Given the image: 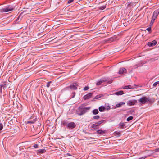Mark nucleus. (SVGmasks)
Returning a JSON list of instances; mask_svg holds the SVG:
<instances>
[{
	"mask_svg": "<svg viewBox=\"0 0 159 159\" xmlns=\"http://www.w3.org/2000/svg\"><path fill=\"white\" fill-rule=\"evenodd\" d=\"M92 95V93H91L87 94L86 95H84V96L83 98L85 100L89 99L91 98Z\"/></svg>",
	"mask_w": 159,
	"mask_h": 159,
	"instance_id": "nucleus-9",
	"label": "nucleus"
},
{
	"mask_svg": "<svg viewBox=\"0 0 159 159\" xmlns=\"http://www.w3.org/2000/svg\"><path fill=\"white\" fill-rule=\"evenodd\" d=\"M115 94L116 95H120L123 94L124 93L123 91H120L116 92Z\"/></svg>",
	"mask_w": 159,
	"mask_h": 159,
	"instance_id": "nucleus-17",
	"label": "nucleus"
},
{
	"mask_svg": "<svg viewBox=\"0 0 159 159\" xmlns=\"http://www.w3.org/2000/svg\"><path fill=\"white\" fill-rule=\"evenodd\" d=\"M51 83V81H49L48 82L46 86L48 88L50 86V84Z\"/></svg>",
	"mask_w": 159,
	"mask_h": 159,
	"instance_id": "nucleus-30",
	"label": "nucleus"
},
{
	"mask_svg": "<svg viewBox=\"0 0 159 159\" xmlns=\"http://www.w3.org/2000/svg\"><path fill=\"white\" fill-rule=\"evenodd\" d=\"M90 108V107L82 108L80 107V110L81 111V112H78V115L80 116L82 115L89 111Z\"/></svg>",
	"mask_w": 159,
	"mask_h": 159,
	"instance_id": "nucleus-3",
	"label": "nucleus"
},
{
	"mask_svg": "<svg viewBox=\"0 0 159 159\" xmlns=\"http://www.w3.org/2000/svg\"><path fill=\"white\" fill-rule=\"evenodd\" d=\"M114 39L112 38H111L109 39V40L111 42H112L114 41Z\"/></svg>",
	"mask_w": 159,
	"mask_h": 159,
	"instance_id": "nucleus-38",
	"label": "nucleus"
},
{
	"mask_svg": "<svg viewBox=\"0 0 159 159\" xmlns=\"http://www.w3.org/2000/svg\"><path fill=\"white\" fill-rule=\"evenodd\" d=\"M45 151H46L44 149H41L38 150V152L40 153H42L45 152Z\"/></svg>",
	"mask_w": 159,
	"mask_h": 159,
	"instance_id": "nucleus-18",
	"label": "nucleus"
},
{
	"mask_svg": "<svg viewBox=\"0 0 159 159\" xmlns=\"http://www.w3.org/2000/svg\"><path fill=\"white\" fill-rule=\"evenodd\" d=\"M19 17H20V16H19L18 17V19H19Z\"/></svg>",
	"mask_w": 159,
	"mask_h": 159,
	"instance_id": "nucleus-42",
	"label": "nucleus"
},
{
	"mask_svg": "<svg viewBox=\"0 0 159 159\" xmlns=\"http://www.w3.org/2000/svg\"><path fill=\"white\" fill-rule=\"evenodd\" d=\"M151 27H149L147 28L146 30L148 31H150L151 30Z\"/></svg>",
	"mask_w": 159,
	"mask_h": 159,
	"instance_id": "nucleus-37",
	"label": "nucleus"
},
{
	"mask_svg": "<svg viewBox=\"0 0 159 159\" xmlns=\"http://www.w3.org/2000/svg\"><path fill=\"white\" fill-rule=\"evenodd\" d=\"M14 7L11 5H9L0 10L1 12H8L13 11L14 9Z\"/></svg>",
	"mask_w": 159,
	"mask_h": 159,
	"instance_id": "nucleus-1",
	"label": "nucleus"
},
{
	"mask_svg": "<svg viewBox=\"0 0 159 159\" xmlns=\"http://www.w3.org/2000/svg\"><path fill=\"white\" fill-rule=\"evenodd\" d=\"M105 131H103L101 130H99L97 131V133L98 134H103L105 133Z\"/></svg>",
	"mask_w": 159,
	"mask_h": 159,
	"instance_id": "nucleus-15",
	"label": "nucleus"
},
{
	"mask_svg": "<svg viewBox=\"0 0 159 159\" xmlns=\"http://www.w3.org/2000/svg\"><path fill=\"white\" fill-rule=\"evenodd\" d=\"M125 103L123 102H121L116 104L115 108L120 107L123 105H125Z\"/></svg>",
	"mask_w": 159,
	"mask_h": 159,
	"instance_id": "nucleus-12",
	"label": "nucleus"
},
{
	"mask_svg": "<svg viewBox=\"0 0 159 159\" xmlns=\"http://www.w3.org/2000/svg\"><path fill=\"white\" fill-rule=\"evenodd\" d=\"M2 86H1V87H0V92H2Z\"/></svg>",
	"mask_w": 159,
	"mask_h": 159,
	"instance_id": "nucleus-39",
	"label": "nucleus"
},
{
	"mask_svg": "<svg viewBox=\"0 0 159 159\" xmlns=\"http://www.w3.org/2000/svg\"><path fill=\"white\" fill-rule=\"evenodd\" d=\"M107 80L105 78H103L102 79H101L98 82L96 83V85H100L101 84L104 82H105L107 81Z\"/></svg>",
	"mask_w": 159,
	"mask_h": 159,
	"instance_id": "nucleus-8",
	"label": "nucleus"
},
{
	"mask_svg": "<svg viewBox=\"0 0 159 159\" xmlns=\"http://www.w3.org/2000/svg\"><path fill=\"white\" fill-rule=\"evenodd\" d=\"M126 72V70L124 68H120L119 71V73L120 74H122Z\"/></svg>",
	"mask_w": 159,
	"mask_h": 159,
	"instance_id": "nucleus-13",
	"label": "nucleus"
},
{
	"mask_svg": "<svg viewBox=\"0 0 159 159\" xmlns=\"http://www.w3.org/2000/svg\"><path fill=\"white\" fill-rule=\"evenodd\" d=\"M137 100H131L128 101L127 105L129 106H133L135 103H137Z\"/></svg>",
	"mask_w": 159,
	"mask_h": 159,
	"instance_id": "nucleus-5",
	"label": "nucleus"
},
{
	"mask_svg": "<svg viewBox=\"0 0 159 159\" xmlns=\"http://www.w3.org/2000/svg\"><path fill=\"white\" fill-rule=\"evenodd\" d=\"M3 128V125L2 123H0V130H2Z\"/></svg>",
	"mask_w": 159,
	"mask_h": 159,
	"instance_id": "nucleus-32",
	"label": "nucleus"
},
{
	"mask_svg": "<svg viewBox=\"0 0 159 159\" xmlns=\"http://www.w3.org/2000/svg\"><path fill=\"white\" fill-rule=\"evenodd\" d=\"M133 119V117L132 116H130L129 117H128L127 119V121H129L130 120H131Z\"/></svg>",
	"mask_w": 159,
	"mask_h": 159,
	"instance_id": "nucleus-21",
	"label": "nucleus"
},
{
	"mask_svg": "<svg viewBox=\"0 0 159 159\" xmlns=\"http://www.w3.org/2000/svg\"><path fill=\"white\" fill-rule=\"evenodd\" d=\"M97 126H98L97 125H96V123H95V124H93L92 125V127L93 128L96 129L97 128Z\"/></svg>",
	"mask_w": 159,
	"mask_h": 159,
	"instance_id": "nucleus-24",
	"label": "nucleus"
},
{
	"mask_svg": "<svg viewBox=\"0 0 159 159\" xmlns=\"http://www.w3.org/2000/svg\"><path fill=\"white\" fill-rule=\"evenodd\" d=\"M105 8H106V6L103 5V6L100 7V9L101 10H103Z\"/></svg>",
	"mask_w": 159,
	"mask_h": 159,
	"instance_id": "nucleus-28",
	"label": "nucleus"
},
{
	"mask_svg": "<svg viewBox=\"0 0 159 159\" xmlns=\"http://www.w3.org/2000/svg\"><path fill=\"white\" fill-rule=\"evenodd\" d=\"M38 144H36L34 145V148H38Z\"/></svg>",
	"mask_w": 159,
	"mask_h": 159,
	"instance_id": "nucleus-34",
	"label": "nucleus"
},
{
	"mask_svg": "<svg viewBox=\"0 0 159 159\" xmlns=\"http://www.w3.org/2000/svg\"><path fill=\"white\" fill-rule=\"evenodd\" d=\"M99 118L100 116L98 115L95 116L93 117V118L94 119H98Z\"/></svg>",
	"mask_w": 159,
	"mask_h": 159,
	"instance_id": "nucleus-27",
	"label": "nucleus"
},
{
	"mask_svg": "<svg viewBox=\"0 0 159 159\" xmlns=\"http://www.w3.org/2000/svg\"><path fill=\"white\" fill-rule=\"evenodd\" d=\"M89 89V87L88 86L85 87L83 89L84 90L86 91Z\"/></svg>",
	"mask_w": 159,
	"mask_h": 159,
	"instance_id": "nucleus-33",
	"label": "nucleus"
},
{
	"mask_svg": "<svg viewBox=\"0 0 159 159\" xmlns=\"http://www.w3.org/2000/svg\"><path fill=\"white\" fill-rule=\"evenodd\" d=\"M74 93V96H73V97L75 95V93Z\"/></svg>",
	"mask_w": 159,
	"mask_h": 159,
	"instance_id": "nucleus-41",
	"label": "nucleus"
},
{
	"mask_svg": "<svg viewBox=\"0 0 159 159\" xmlns=\"http://www.w3.org/2000/svg\"><path fill=\"white\" fill-rule=\"evenodd\" d=\"M126 21H127V20L126 19L123 20L121 21V23H123L124 26H126L128 24V23H126Z\"/></svg>",
	"mask_w": 159,
	"mask_h": 159,
	"instance_id": "nucleus-14",
	"label": "nucleus"
},
{
	"mask_svg": "<svg viewBox=\"0 0 159 159\" xmlns=\"http://www.w3.org/2000/svg\"><path fill=\"white\" fill-rule=\"evenodd\" d=\"M157 151H159V148L157 149Z\"/></svg>",
	"mask_w": 159,
	"mask_h": 159,
	"instance_id": "nucleus-40",
	"label": "nucleus"
},
{
	"mask_svg": "<svg viewBox=\"0 0 159 159\" xmlns=\"http://www.w3.org/2000/svg\"><path fill=\"white\" fill-rule=\"evenodd\" d=\"M103 121H100L95 123L96 124L97 126H98L102 123Z\"/></svg>",
	"mask_w": 159,
	"mask_h": 159,
	"instance_id": "nucleus-22",
	"label": "nucleus"
},
{
	"mask_svg": "<svg viewBox=\"0 0 159 159\" xmlns=\"http://www.w3.org/2000/svg\"><path fill=\"white\" fill-rule=\"evenodd\" d=\"M125 5L126 6L127 8L130 9L133 7V4L132 2H128L125 4Z\"/></svg>",
	"mask_w": 159,
	"mask_h": 159,
	"instance_id": "nucleus-10",
	"label": "nucleus"
},
{
	"mask_svg": "<svg viewBox=\"0 0 159 159\" xmlns=\"http://www.w3.org/2000/svg\"><path fill=\"white\" fill-rule=\"evenodd\" d=\"M78 85L76 83H73V85L70 86V88L72 90H76L77 88Z\"/></svg>",
	"mask_w": 159,
	"mask_h": 159,
	"instance_id": "nucleus-11",
	"label": "nucleus"
},
{
	"mask_svg": "<svg viewBox=\"0 0 159 159\" xmlns=\"http://www.w3.org/2000/svg\"><path fill=\"white\" fill-rule=\"evenodd\" d=\"M131 88H132L131 87V86L130 85H129L128 86H125L124 87L123 89H129Z\"/></svg>",
	"mask_w": 159,
	"mask_h": 159,
	"instance_id": "nucleus-20",
	"label": "nucleus"
},
{
	"mask_svg": "<svg viewBox=\"0 0 159 159\" xmlns=\"http://www.w3.org/2000/svg\"><path fill=\"white\" fill-rule=\"evenodd\" d=\"M34 120H32V121H28L27 122V124H29V123H30V124H33L34 123Z\"/></svg>",
	"mask_w": 159,
	"mask_h": 159,
	"instance_id": "nucleus-29",
	"label": "nucleus"
},
{
	"mask_svg": "<svg viewBox=\"0 0 159 159\" xmlns=\"http://www.w3.org/2000/svg\"><path fill=\"white\" fill-rule=\"evenodd\" d=\"M102 96V94L97 95L96 96L95 98L96 99H98V98H101Z\"/></svg>",
	"mask_w": 159,
	"mask_h": 159,
	"instance_id": "nucleus-26",
	"label": "nucleus"
},
{
	"mask_svg": "<svg viewBox=\"0 0 159 159\" xmlns=\"http://www.w3.org/2000/svg\"><path fill=\"white\" fill-rule=\"evenodd\" d=\"M124 124L123 123H120V127L121 128H123L124 126Z\"/></svg>",
	"mask_w": 159,
	"mask_h": 159,
	"instance_id": "nucleus-31",
	"label": "nucleus"
},
{
	"mask_svg": "<svg viewBox=\"0 0 159 159\" xmlns=\"http://www.w3.org/2000/svg\"><path fill=\"white\" fill-rule=\"evenodd\" d=\"M93 113L94 115L97 114L98 113V109H94L93 111Z\"/></svg>",
	"mask_w": 159,
	"mask_h": 159,
	"instance_id": "nucleus-19",
	"label": "nucleus"
},
{
	"mask_svg": "<svg viewBox=\"0 0 159 159\" xmlns=\"http://www.w3.org/2000/svg\"><path fill=\"white\" fill-rule=\"evenodd\" d=\"M66 126L69 129H73L75 127L76 125L74 122H71L66 124Z\"/></svg>",
	"mask_w": 159,
	"mask_h": 159,
	"instance_id": "nucleus-4",
	"label": "nucleus"
},
{
	"mask_svg": "<svg viewBox=\"0 0 159 159\" xmlns=\"http://www.w3.org/2000/svg\"><path fill=\"white\" fill-rule=\"evenodd\" d=\"M159 14V10H157L153 12L152 18L156 19Z\"/></svg>",
	"mask_w": 159,
	"mask_h": 159,
	"instance_id": "nucleus-7",
	"label": "nucleus"
},
{
	"mask_svg": "<svg viewBox=\"0 0 159 159\" xmlns=\"http://www.w3.org/2000/svg\"><path fill=\"white\" fill-rule=\"evenodd\" d=\"M156 19H154V18H153L152 17V20L150 22V24L151 25H152V24H153L154 22V21Z\"/></svg>",
	"mask_w": 159,
	"mask_h": 159,
	"instance_id": "nucleus-23",
	"label": "nucleus"
},
{
	"mask_svg": "<svg viewBox=\"0 0 159 159\" xmlns=\"http://www.w3.org/2000/svg\"><path fill=\"white\" fill-rule=\"evenodd\" d=\"M78 112H81V111L80 110V107H79V108L76 111V113L77 114H78Z\"/></svg>",
	"mask_w": 159,
	"mask_h": 159,
	"instance_id": "nucleus-36",
	"label": "nucleus"
},
{
	"mask_svg": "<svg viewBox=\"0 0 159 159\" xmlns=\"http://www.w3.org/2000/svg\"><path fill=\"white\" fill-rule=\"evenodd\" d=\"M140 106L145 104L147 102L149 101V98L146 97H143L138 100Z\"/></svg>",
	"mask_w": 159,
	"mask_h": 159,
	"instance_id": "nucleus-2",
	"label": "nucleus"
},
{
	"mask_svg": "<svg viewBox=\"0 0 159 159\" xmlns=\"http://www.w3.org/2000/svg\"><path fill=\"white\" fill-rule=\"evenodd\" d=\"M105 109V108L103 106H101L99 108V110L100 112L104 111Z\"/></svg>",
	"mask_w": 159,
	"mask_h": 159,
	"instance_id": "nucleus-16",
	"label": "nucleus"
},
{
	"mask_svg": "<svg viewBox=\"0 0 159 159\" xmlns=\"http://www.w3.org/2000/svg\"><path fill=\"white\" fill-rule=\"evenodd\" d=\"M74 0H69L68 1V3H70L72 2Z\"/></svg>",
	"mask_w": 159,
	"mask_h": 159,
	"instance_id": "nucleus-35",
	"label": "nucleus"
},
{
	"mask_svg": "<svg viewBox=\"0 0 159 159\" xmlns=\"http://www.w3.org/2000/svg\"><path fill=\"white\" fill-rule=\"evenodd\" d=\"M159 84V81H157L155 83H154L153 84V86L154 87H156L157 84Z\"/></svg>",
	"mask_w": 159,
	"mask_h": 159,
	"instance_id": "nucleus-25",
	"label": "nucleus"
},
{
	"mask_svg": "<svg viewBox=\"0 0 159 159\" xmlns=\"http://www.w3.org/2000/svg\"><path fill=\"white\" fill-rule=\"evenodd\" d=\"M157 43V41L154 40L152 42H148V45L149 47H153L156 45Z\"/></svg>",
	"mask_w": 159,
	"mask_h": 159,
	"instance_id": "nucleus-6",
	"label": "nucleus"
}]
</instances>
